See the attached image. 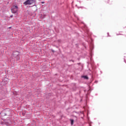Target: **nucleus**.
<instances>
[{"mask_svg":"<svg viewBox=\"0 0 126 126\" xmlns=\"http://www.w3.org/2000/svg\"><path fill=\"white\" fill-rule=\"evenodd\" d=\"M12 13H16L18 11V7L17 6H13L11 8Z\"/></svg>","mask_w":126,"mask_h":126,"instance_id":"1","label":"nucleus"},{"mask_svg":"<svg viewBox=\"0 0 126 126\" xmlns=\"http://www.w3.org/2000/svg\"><path fill=\"white\" fill-rule=\"evenodd\" d=\"M32 3H34V0H27L24 2L25 5L32 4Z\"/></svg>","mask_w":126,"mask_h":126,"instance_id":"2","label":"nucleus"},{"mask_svg":"<svg viewBox=\"0 0 126 126\" xmlns=\"http://www.w3.org/2000/svg\"><path fill=\"white\" fill-rule=\"evenodd\" d=\"M13 57L16 58L17 60H19V52H14L13 53Z\"/></svg>","mask_w":126,"mask_h":126,"instance_id":"3","label":"nucleus"},{"mask_svg":"<svg viewBox=\"0 0 126 126\" xmlns=\"http://www.w3.org/2000/svg\"><path fill=\"white\" fill-rule=\"evenodd\" d=\"M83 77H84L85 79H88V77L87 76H83Z\"/></svg>","mask_w":126,"mask_h":126,"instance_id":"4","label":"nucleus"},{"mask_svg":"<svg viewBox=\"0 0 126 126\" xmlns=\"http://www.w3.org/2000/svg\"><path fill=\"white\" fill-rule=\"evenodd\" d=\"M70 121H71V124L72 125H73L74 121H73V120H70Z\"/></svg>","mask_w":126,"mask_h":126,"instance_id":"5","label":"nucleus"},{"mask_svg":"<svg viewBox=\"0 0 126 126\" xmlns=\"http://www.w3.org/2000/svg\"><path fill=\"white\" fill-rule=\"evenodd\" d=\"M11 17H12V16H11Z\"/></svg>","mask_w":126,"mask_h":126,"instance_id":"6","label":"nucleus"},{"mask_svg":"<svg viewBox=\"0 0 126 126\" xmlns=\"http://www.w3.org/2000/svg\"><path fill=\"white\" fill-rule=\"evenodd\" d=\"M6 80H7V79L6 78Z\"/></svg>","mask_w":126,"mask_h":126,"instance_id":"7","label":"nucleus"}]
</instances>
